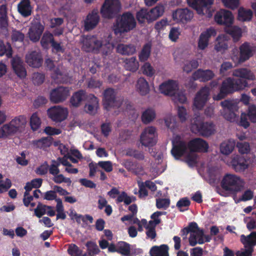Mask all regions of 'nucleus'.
<instances>
[{"label":"nucleus","mask_w":256,"mask_h":256,"mask_svg":"<svg viewBox=\"0 0 256 256\" xmlns=\"http://www.w3.org/2000/svg\"><path fill=\"white\" fill-rule=\"evenodd\" d=\"M214 76V73L210 70H198L193 74L192 79L200 81H207L210 80Z\"/></svg>","instance_id":"c85d7f7f"},{"label":"nucleus","mask_w":256,"mask_h":256,"mask_svg":"<svg viewBox=\"0 0 256 256\" xmlns=\"http://www.w3.org/2000/svg\"><path fill=\"white\" fill-rule=\"evenodd\" d=\"M111 40L110 36L103 40L94 36L84 37L82 40V48L86 52H94L107 54L111 52L114 48V44L110 42Z\"/></svg>","instance_id":"f03ea898"},{"label":"nucleus","mask_w":256,"mask_h":256,"mask_svg":"<svg viewBox=\"0 0 256 256\" xmlns=\"http://www.w3.org/2000/svg\"><path fill=\"white\" fill-rule=\"evenodd\" d=\"M48 114L53 121L60 122L66 118L68 110L66 108L60 106H55L48 110Z\"/></svg>","instance_id":"dca6fc26"},{"label":"nucleus","mask_w":256,"mask_h":256,"mask_svg":"<svg viewBox=\"0 0 256 256\" xmlns=\"http://www.w3.org/2000/svg\"><path fill=\"white\" fill-rule=\"evenodd\" d=\"M115 92L112 89L106 90L104 94L103 104L106 109L108 110L114 106V102Z\"/></svg>","instance_id":"cd10ccee"},{"label":"nucleus","mask_w":256,"mask_h":256,"mask_svg":"<svg viewBox=\"0 0 256 256\" xmlns=\"http://www.w3.org/2000/svg\"><path fill=\"white\" fill-rule=\"evenodd\" d=\"M222 186L232 192L240 191L244 186V180L240 176L232 174H226L221 182Z\"/></svg>","instance_id":"0eeeda50"},{"label":"nucleus","mask_w":256,"mask_h":256,"mask_svg":"<svg viewBox=\"0 0 256 256\" xmlns=\"http://www.w3.org/2000/svg\"><path fill=\"white\" fill-rule=\"evenodd\" d=\"M136 22L134 16L130 13L126 12L118 17L114 26V34L121 36L122 34L130 32L134 28Z\"/></svg>","instance_id":"39448f33"},{"label":"nucleus","mask_w":256,"mask_h":256,"mask_svg":"<svg viewBox=\"0 0 256 256\" xmlns=\"http://www.w3.org/2000/svg\"><path fill=\"white\" fill-rule=\"evenodd\" d=\"M225 30L230 34L236 41L238 40L242 36V30L237 26H231L230 28H226Z\"/></svg>","instance_id":"37998d69"},{"label":"nucleus","mask_w":256,"mask_h":256,"mask_svg":"<svg viewBox=\"0 0 256 256\" xmlns=\"http://www.w3.org/2000/svg\"><path fill=\"white\" fill-rule=\"evenodd\" d=\"M137 90L141 95H146L148 93L150 88L146 80L142 78H140L136 85Z\"/></svg>","instance_id":"58836bf2"},{"label":"nucleus","mask_w":256,"mask_h":256,"mask_svg":"<svg viewBox=\"0 0 256 256\" xmlns=\"http://www.w3.org/2000/svg\"><path fill=\"white\" fill-rule=\"evenodd\" d=\"M162 156L159 154L158 156V163L157 164H154L150 169L151 176L153 178H155L158 176L162 174L165 170V165L161 164Z\"/></svg>","instance_id":"f704fd0d"},{"label":"nucleus","mask_w":256,"mask_h":256,"mask_svg":"<svg viewBox=\"0 0 256 256\" xmlns=\"http://www.w3.org/2000/svg\"><path fill=\"white\" fill-rule=\"evenodd\" d=\"M172 156L176 159L184 156L190 164L196 162V157L194 152H206L208 148V144L204 140L196 138L190 140L187 145L178 136H174L172 140Z\"/></svg>","instance_id":"f257e3e1"},{"label":"nucleus","mask_w":256,"mask_h":256,"mask_svg":"<svg viewBox=\"0 0 256 256\" xmlns=\"http://www.w3.org/2000/svg\"><path fill=\"white\" fill-rule=\"evenodd\" d=\"M161 93L165 95L172 96L174 102L184 103L186 100V96L178 91V84L174 80H168L162 83L159 86Z\"/></svg>","instance_id":"423d86ee"},{"label":"nucleus","mask_w":256,"mask_h":256,"mask_svg":"<svg viewBox=\"0 0 256 256\" xmlns=\"http://www.w3.org/2000/svg\"><path fill=\"white\" fill-rule=\"evenodd\" d=\"M27 124L26 116H19L0 128V138H6L9 136L21 132L25 128Z\"/></svg>","instance_id":"7ed1b4c3"},{"label":"nucleus","mask_w":256,"mask_h":256,"mask_svg":"<svg viewBox=\"0 0 256 256\" xmlns=\"http://www.w3.org/2000/svg\"><path fill=\"white\" fill-rule=\"evenodd\" d=\"M240 240L245 248H252L256 245V232H252L247 236L242 235Z\"/></svg>","instance_id":"e433bc0d"},{"label":"nucleus","mask_w":256,"mask_h":256,"mask_svg":"<svg viewBox=\"0 0 256 256\" xmlns=\"http://www.w3.org/2000/svg\"><path fill=\"white\" fill-rule=\"evenodd\" d=\"M118 252L125 256H130V246L124 242H120L118 246Z\"/></svg>","instance_id":"3c124183"},{"label":"nucleus","mask_w":256,"mask_h":256,"mask_svg":"<svg viewBox=\"0 0 256 256\" xmlns=\"http://www.w3.org/2000/svg\"><path fill=\"white\" fill-rule=\"evenodd\" d=\"M164 7L163 6L158 5L152 8L148 12L147 20L149 22L156 20L158 17L162 16L164 12Z\"/></svg>","instance_id":"c9c22d12"},{"label":"nucleus","mask_w":256,"mask_h":256,"mask_svg":"<svg viewBox=\"0 0 256 256\" xmlns=\"http://www.w3.org/2000/svg\"><path fill=\"white\" fill-rule=\"evenodd\" d=\"M214 0H187L189 6L195 10L200 15L211 16L210 9Z\"/></svg>","instance_id":"9b49d317"},{"label":"nucleus","mask_w":256,"mask_h":256,"mask_svg":"<svg viewBox=\"0 0 256 256\" xmlns=\"http://www.w3.org/2000/svg\"><path fill=\"white\" fill-rule=\"evenodd\" d=\"M236 146L239 152L242 154H246L250 152V146L247 142H238Z\"/></svg>","instance_id":"6e6d98bb"},{"label":"nucleus","mask_w":256,"mask_h":256,"mask_svg":"<svg viewBox=\"0 0 256 256\" xmlns=\"http://www.w3.org/2000/svg\"><path fill=\"white\" fill-rule=\"evenodd\" d=\"M54 42L53 36L49 32H45L41 40V44L44 48H48L50 44H52Z\"/></svg>","instance_id":"864d4df0"},{"label":"nucleus","mask_w":256,"mask_h":256,"mask_svg":"<svg viewBox=\"0 0 256 256\" xmlns=\"http://www.w3.org/2000/svg\"><path fill=\"white\" fill-rule=\"evenodd\" d=\"M11 186L12 182L9 178L0 180V194L6 192Z\"/></svg>","instance_id":"680f3d73"},{"label":"nucleus","mask_w":256,"mask_h":256,"mask_svg":"<svg viewBox=\"0 0 256 256\" xmlns=\"http://www.w3.org/2000/svg\"><path fill=\"white\" fill-rule=\"evenodd\" d=\"M118 52L122 54H132L136 52V48L130 44H119L116 48Z\"/></svg>","instance_id":"ea45409f"},{"label":"nucleus","mask_w":256,"mask_h":256,"mask_svg":"<svg viewBox=\"0 0 256 256\" xmlns=\"http://www.w3.org/2000/svg\"><path fill=\"white\" fill-rule=\"evenodd\" d=\"M98 164L106 172H108L112 170V164L110 161H100L98 163Z\"/></svg>","instance_id":"69168bd1"},{"label":"nucleus","mask_w":256,"mask_h":256,"mask_svg":"<svg viewBox=\"0 0 256 256\" xmlns=\"http://www.w3.org/2000/svg\"><path fill=\"white\" fill-rule=\"evenodd\" d=\"M193 13L188 8L176 10L172 14V18L176 22L186 23L193 18Z\"/></svg>","instance_id":"6ab92c4d"},{"label":"nucleus","mask_w":256,"mask_h":256,"mask_svg":"<svg viewBox=\"0 0 256 256\" xmlns=\"http://www.w3.org/2000/svg\"><path fill=\"white\" fill-rule=\"evenodd\" d=\"M214 18L217 24L224 26L225 30L232 25L234 20L232 12L225 9L216 12Z\"/></svg>","instance_id":"4468645a"},{"label":"nucleus","mask_w":256,"mask_h":256,"mask_svg":"<svg viewBox=\"0 0 256 256\" xmlns=\"http://www.w3.org/2000/svg\"><path fill=\"white\" fill-rule=\"evenodd\" d=\"M12 65L14 71L18 77L24 78L26 76V70L20 58L14 57L12 61Z\"/></svg>","instance_id":"393cba45"},{"label":"nucleus","mask_w":256,"mask_h":256,"mask_svg":"<svg viewBox=\"0 0 256 256\" xmlns=\"http://www.w3.org/2000/svg\"><path fill=\"white\" fill-rule=\"evenodd\" d=\"M85 96V92L80 90L75 92L70 98V104L74 107L78 106L81 104Z\"/></svg>","instance_id":"79ce46f5"},{"label":"nucleus","mask_w":256,"mask_h":256,"mask_svg":"<svg viewBox=\"0 0 256 256\" xmlns=\"http://www.w3.org/2000/svg\"><path fill=\"white\" fill-rule=\"evenodd\" d=\"M189 229V243L191 246H194L198 244H202L210 242L211 240L209 236L204 234L203 230L199 228L196 223L192 224Z\"/></svg>","instance_id":"6e6552de"},{"label":"nucleus","mask_w":256,"mask_h":256,"mask_svg":"<svg viewBox=\"0 0 256 256\" xmlns=\"http://www.w3.org/2000/svg\"><path fill=\"white\" fill-rule=\"evenodd\" d=\"M142 70L144 74L148 76H152L155 72L154 70L152 67L151 64L148 62H146L142 66Z\"/></svg>","instance_id":"bf43d9fd"},{"label":"nucleus","mask_w":256,"mask_h":256,"mask_svg":"<svg viewBox=\"0 0 256 256\" xmlns=\"http://www.w3.org/2000/svg\"><path fill=\"white\" fill-rule=\"evenodd\" d=\"M216 34V30L212 28L208 29L202 32L198 40V48L201 50L206 48L208 45L210 38L215 36Z\"/></svg>","instance_id":"4be33fe9"},{"label":"nucleus","mask_w":256,"mask_h":256,"mask_svg":"<svg viewBox=\"0 0 256 256\" xmlns=\"http://www.w3.org/2000/svg\"><path fill=\"white\" fill-rule=\"evenodd\" d=\"M156 114L152 109H147L142 114V120L144 123L148 124L155 118Z\"/></svg>","instance_id":"a18cd8bd"},{"label":"nucleus","mask_w":256,"mask_h":256,"mask_svg":"<svg viewBox=\"0 0 256 256\" xmlns=\"http://www.w3.org/2000/svg\"><path fill=\"white\" fill-rule=\"evenodd\" d=\"M190 204L189 200L186 198H184L178 200L176 204V206L180 210L183 212L188 209Z\"/></svg>","instance_id":"e2e57ef3"},{"label":"nucleus","mask_w":256,"mask_h":256,"mask_svg":"<svg viewBox=\"0 0 256 256\" xmlns=\"http://www.w3.org/2000/svg\"><path fill=\"white\" fill-rule=\"evenodd\" d=\"M156 128L152 126L146 127L143 130L140 136V142L144 146H152L156 142Z\"/></svg>","instance_id":"ddd939ff"},{"label":"nucleus","mask_w":256,"mask_h":256,"mask_svg":"<svg viewBox=\"0 0 256 256\" xmlns=\"http://www.w3.org/2000/svg\"><path fill=\"white\" fill-rule=\"evenodd\" d=\"M42 184V180L41 178H35L30 182H27L24 189L26 191H30L32 188H38L40 187Z\"/></svg>","instance_id":"5fc2aeb1"},{"label":"nucleus","mask_w":256,"mask_h":256,"mask_svg":"<svg viewBox=\"0 0 256 256\" xmlns=\"http://www.w3.org/2000/svg\"><path fill=\"white\" fill-rule=\"evenodd\" d=\"M123 164L128 170L136 175H142L144 174L143 167L138 163H133L130 160H126L124 162Z\"/></svg>","instance_id":"7c9ffc66"},{"label":"nucleus","mask_w":256,"mask_h":256,"mask_svg":"<svg viewBox=\"0 0 256 256\" xmlns=\"http://www.w3.org/2000/svg\"><path fill=\"white\" fill-rule=\"evenodd\" d=\"M248 86L246 80H235L230 78H226L222 82L220 92L213 96L214 100H218L224 98L229 93L244 90Z\"/></svg>","instance_id":"20e7f679"},{"label":"nucleus","mask_w":256,"mask_h":256,"mask_svg":"<svg viewBox=\"0 0 256 256\" xmlns=\"http://www.w3.org/2000/svg\"><path fill=\"white\" fill-rule=\"evenodd\" d=\"M165 214L166 212H154L151 216V218L152 219V220L149 222V224L156 226L160 222V220L159 218L160 216Z\"/></svg>","instance_id":"052dcab7"},{"label":"nucleus","mask_w":256,"mask_h":256,"mask_svg":"<svg viewBox=\"0 0 256 256\" xmlns=\"http://www.w3.org/2000/svg\"><path fill=\"white\" fill-rule=\"evenodd\" d=\"M18 12L24 16L31 14L32 7L30 0H22L18 4Z\"/></svg>","instance_id":"72a5a7b5"},{"label":"nucleus","mask_w":256,"mask_h":256,"mask_svg":"<svg viewBox=\"0 0 256 256\" xmlns=\"http://www.w3.org/2000/svg\"><path fill=\"white\" fill-rule=\"evenodd\" d=\"M99 16L97 10H93L89 14L84 20V28L88 30L94 28L99 22Z\"/></svg>","instance_id":"a878e982"},{"label":"nucleus","mask_w":256,"mask_h":256,"mask_svg":"<svg viewBox=\"0 0 256 256\" xmlns=\"http://www.w3.org/2000/svg\"><path fill=\"white\" fill-rule=\"evenodd\" d=\"M210 90L205 87L202 88L196 94L194 102V106L196 110L202 109L208 100Z\"/></svg>","instance_id":"a211bd4d"},{"label":"nucleus","mask_w":256,"mask_h":256,"mask_svg":"<svg viewBox=\"0 0 256 256\" xmlns=\"http://www.w3.org/2000/svg\"><path fill=\"white\" fill-rule=\"evenodd\" d=\"M120 5L118 0H106L101 8V14L105 18H111L119 12Z\"/></svg>","instance_id":"2eb2a0df"},{"label":"nucleus","mask_w":256,"mask_h":256,"mask_svg":"<svg viewBox=\"0 0 256 256\" xmlns=\"http://www.w3.org/2000/svg\"><path fill=\"white\" fill-rule=\"evenodd\" d=\"M221 106L222 107L221 114L224 118L230 122H235L236 120V114L234 112L238 110L236 102L226 100L221 102Z\"/></svg>","instance_id":"f8f14e48"},{"label":"nucleus","mask_w":256,"mask_h":256,"mask_svg":"<svg viewBox=\"0 0 256 256\" xmlns=\"http://www.w3.org/2000/svg\"><path fill=\"white\" fill-rule=\"evenodd\" d=\"M88 252L92 254H96L100 252V250L96 243L90 242L86 244Z\"/></svg>","instance_id":"774afa93"},{"label":"nucleus","mask_w":256,"mask_h":256,"mask_svg":"<svg viewBox=\"0 0 256 256\" xmlns=\"http://www.w3.org/2000/svg\"><path fill=\"white\" fill-rule=\"evenodd\" d=\"M180 32L178 28H172L169 33V38L172 42H176L178 38Z\"/></svg>","instance_id":"338daca9"},{"label":"nucleus","mask_w":256,"mask_h":256,"mask_svg":"<svg viewBox=\"0 0 256 256\" xmlns=\"http://www.w3.org/2000/svg\"><path fill=\"white\" fill-rule=\"evenodd\" d=\"M240 54L238 56L236 54H232V59L236 64L242 63L252 56L256 51V47L248 42H244L240 47Z\"/></svg>","instance_id":"1a4fd4ad"},{"label":"nucleus","mask_w":256,"mask_h":256,"mask_svg":"<svg viewBox=\"0 0 256 256\" xmlns=\"http://www.w3.org/2000/svg\"><path fill=\"white\" fill-rule=\"evenodd\" d=\"M44 30V26L40 22L32 24L28 32L30 40L33 42L38 41Z\"/></svg>","instance_id":"5701e85b"},{"label":"nucleus","mask_w":256,"mask_h":256,"mask_svg":"<svg viewBox=\"0 0 256 256\" xmlns=\"http://www.w3.org/2000/svg\"><path fill=\"white\" fill-rule=\"evenodd\" d=\"M53 180L57 184H60L64 182L66 183L68 185H70L72 182L70 178L64 177L62 174L55 175L53 178Z\"/></svg>","instance_id":"0e129e2a"},{"label":"nucleus","mask_w":256,"mask_h":256,"mask_svg":"<svg viewBox=\"0 0 256 256\" xmlns=\"http://www.w3.org/2000/svg\"><path fill=\"white\" fill-rule=\"evenodd\" d=\"M70 94L69 88L60 86L52 90L50 93V99L54 103L60 102L66 100Z\"/></svg>","instance_id":"f3484780"},{"label":"nucleus","mask_w":256,"mask_h":256,"mask_svg":"<svg viewBox=\"0 0 256 256\" xmlns=\"http://www.w3.org/2000/svg\"><path fill=\"white\" fill-rule=\"evenodd\" d=\"M8 26L6 10L5 5L0 6V27L5 28Z\"/></svg>","instance_id":"de8ad7c7"},{"label":"nucleus","mask_w":256,"mask_h":256,"mask_svg":"<svg viewBox=\"0 0 256 256\" xmlns=\"http://www.w3.org/2000/svg\"><path fill=\"white\" fill-rule=\"evenodd\" d=\"M228 38L226 34H220L216 38L214 49L218 52H224L228 48Z\"/></svg>","instance_id":"c756f323"},{"label":"nucleus","mask_w":256,"mask_h":256,"mask_svg":"<svg viewBox=\"0 0 256 256\" xmlns=\"http://www.w3.org/2000/svg\"><path fill=\"white\" fill-rule=\"evenodd\" d=\"M68 252L71 256H80L82 254V250L73 244H69Z\"/></svg>","instance_id":"4d7b16f0"},{"label":"nucleus","mask_w":256,"mask_h":256,"mask_svg":"<svg viewBox=\"0 0 256 256\" xmlns=\"http://www.w3.org/2000/svg\"><path fill=\"white\" fill-rule=\"evenodd\" d=\"M12 50L10 45L8 43L4 44V42H0V56L6 54L8 58L12 55Z\"/></svg>","instance_id":"09e8293b"},{"label":"nucleus","mask_w":256,"mask_h":256,"mask_svg":"<svg viewBox=\"0 0 256 256\" xmlns=\"http://www.w3.org/2000/svg\"><path fill=\"white\" fill-rule=\"evenodd\" d=\"M124 66L128 70L135 72L138 69L139 64L136 58L132 57L126 60Z\"/></svg>","instance_id":"c03bdc74"},{"label":"nucleus","mask_w":256,"mask_h":256,"mask_svg":"<svg viewBox=\"0 0 256 256\" xmlns=\"http://www.w3.org/2000/svg\"><path fill=\"white\" fill-rule=\"evenodd\" d=\"M220 172V167L216 166H208L204 170V176L210 183H213L218 180Z\"/></svg>","instance_id":"412c9836"},{"label":"nucleus","mask_w":256,"mask_h":256,"mask_svg":"<svg viewBox=\"0 0 256 256\" xmlns=\"http://www.w3.org/2000/svg\"><path fill=\"white\" fill-rule=\"evenodd\" d=\"M34 146L40 148L44 149L50 145V142L48 138H42L33 142Z\"/></svg>","instance_id":"603ef678"},{"label":"nucleus","mask_w":256,"mask_h":256,"mask_svg":"<svg viewBox=\"0 0 256 256\" xmlns=\"http://www.w3.org/2000/svg\"><path fill=\"white\" fill-rule=\"evenodd\" d=\"M236 146V142L233 139H229L224 141L220 145V152L224 155H228L234 150Z\"/></svg>","instance_id":"473e14b6"},{"label":"nucleus","mask_w":256,"mask_h":256,"mask_svg":"<svg viewBox=\"0 0 256 256\" xmlns=\"http://www.w3.org/2000/svg\"><path fill=\"white\" fill-rule=\"evenodd\" d=\"M232 75L236 77L241 78L250 80H253L255 79V76L253 72L246 68H238L234 70Z\"/></svg>","instance_id":"2f4dec72"},{"label":"nucleus","mask_w":256,"mask_h":256,"mask_svg":"<svg viewBox=\"0 0 256 256\" xmlns=\"http://www.w3.org/2000/svg\"><path fill=\"white\" fill-rule=\"evenodd\" d=\"M150 50L151 46L150 44H148L144 46L139 54V58L140 61L144 62L148 59L150 56Z\"/></svg>","instance_id":"8fccbe9b"},{"label":"nucleus","mask_w":256,"mask_h":256,"mask_svg":"<svg viewBox=\"0 0 256 256\" xmlns=\"http://www.w3.org/2000/svg\"><path fill=\"white\" fill-rule=\"evenodd\" d=\"M252 16V12L250 10L240 8L238 10V18L239 20L244 22L250 20Z\"/></svg>","instance_id":"a19ab883"},{"label":"nucleus","mask_w":256,"mask_h":256,"mask_svg":"<svg viewBox=\"0 0 256 256\" xmlns=\"http://www.w3.org/2000/svg\"><path fill=\"white\" fill-rule=\"evenodd\" d=\"M30 126L32 130H38L40 126L41 120L37 113L33 114L30 118Z\"/></svg>","instance_id":"49530a36"},{"label":"nucleus","mask_w":256,"mask_h":256,"mask_svg":"<svg viewBox=\"0 0 256 256\" xmlns=\"http://www.w3.org/2000/svg\"><path fill=\"white\" fill-rule=\"evenodd\" d=\"M26 62L32 67L38 68L42 64L41 56L38 52H36L30 53L26 56Z\"/></svg>","instance_id":"bb28decb"},{"label":"nucleus","mask_w":256,"mask_h":256,"mask_svg":"<svg viewBox=\"0 0 256 256\" xmlns=\"http://www.w3.org/2000/svg\"><path fill=\"white\" fill-rule=\"evenodd\" d=\"M191 128L193 132H200L204 136H209L215 131L214 126L212 123H204L200 118H194L192 120Z\"/></svg>","instance_id":"9d476101"},{"label":"nucleus","mask_w":256,"mask_h":256,"mask_svg":"<svg viewBox=\"0 0 256 256\" xmlns=\"http://www.w3.org/2000/svg\"><path fill=\"white\" fill-rule=\"evenodd\" d=\"M227 164L232 166L237 172H243L248 168L247 161L242 157L238 155L233 156L230 162H226Z\"/></svg>","instance_id":"aec40b11"},{"label":"nucleus","mask_w":256,"mask_h":256,"mask_svg":"<svg viewBox=\"0 0 256 256\" xmlns=\"http://www.w3.org/2000/svg\"><path fill=\"white\" fill-rule=\"evenodd\" d=\"M150 256H168V247L166 245L153 246L150 250Z\"/></svg>","instance_id":"4c0bfd02"},{"label":"nucleus","mask_w":256,"mask_h":256,"mask_svg":"<svg viewBox=\"0 0 256 256\" xmlns=\"http://www.w3.org/2000/svg\"><path fill=\"white\" fill-rule=\"evenodd\" d=\"M86 100L84 106L85 111L90 114H95L98 108V101L97 98L93 94H90L88 96Z\"/></svg>","instance_id":"b1692460"},{"label":"nucleus","mask_w":256,"mask_h":256,"mask_svg":"<svg viewBox=\"0 0 256 256\" xmlns=\"http://www.w3.org/2000/svg\"><path fill=\"white\" fill-rule=\"evenodd\" d=\"M254 197V192L250 190H247L244 192L241 197L238 200H235V202L238 203L240 201H248L252 200Z\"/></svg>","instance_id":"13d9d810"}]
</instances>
